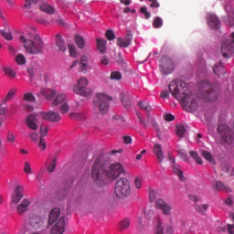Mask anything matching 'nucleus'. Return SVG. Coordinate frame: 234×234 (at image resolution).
Returning a JSON list of instances; mask_svg holds the SVG:
<instances>
[{
    "label": "nucleus",
    "instance_id": "1",
    "mask_svg": "<svg viewBox=\"0 0 234 234\" xmlns=\"http://www.w3.org/2000/svg\"><path fill=\"white\" fill-rule=\"evenodd\" d=\"M168 89L172 96L180 102L186 111L194 112L197 109V96L189 91L184 80H172Z\"/></svg>",
    "mask_w": 234,
    "mask_h": 234
},
{
    "label": "nucleus",
    "instance_id": "2",
    "mask_svg": "<svg viewBox=\"0 0 234 234\" xmlns=\"http://www.w3.org/2000/svg\"><path fill=\"white\" fill-rule=\"evenodd\" d=\"M122 173H124V168L120 163L112 164L106 170L101 160L96 159L92 165L90 176L93 181L101 182L105 177L116 180Z\"/></svg>",
    "mask_w": 234,
    "mask_h": 234
},
{
    "label": "nucleus",
    "instance_id": "3",
    "mask_svg": "<svg viewBox=\"0 0 234 234\" xmlns=\"http://www.w3.org/2000/svg\"><path fill=\"white\" fill-rule=\"evenodd\" d=\"M25 48L31 54L37 55L44 51L45 45L38 35L34 36V41L27 39L24 36L19 37Z\"/></svg>",
    "mask_w": 234,
    "mask_h": 234
},
{
    "label": "nucleus",
    "instance_id": "4",
    "mask_svg": "<svg viewBox=\"0 0 234 234\" xmlns=\"http://www.w3.org/2000/svg\"><path fill=\"white\" fill-rule=\"evenodd\" d=\"M132 193L130 181L122 177L118 179L114 186V194L118 198H126Z\"/></svg>",
    "mask_w": 234,
    "mask_h": 234
},
{
    "label": "nucleus",
    "instance_id": "5",
    "mask_svg": "<svg viewBox=\"0 0 234 234\" xmlns=\"http://www.w3.org/2000/svg\"><path fill=\"white\" fill-rule=\"evenodd\" d=\"M110 101H112V97L104 93H98L94 100V105L98 108L101 114H107L110 110Z\"/></svg>",
    "mask_w": 234,
    "mask_h": 234
},
{
    "label": "nucleus",
    "instance_id": "6",
    "mask_svg": "<svg viewBox=\"0 0 234 234\" xmlns=\"http://www.w3.org/2000/svg\"><path fill=\"white\" fill-rule=\"evenodd\" d=\"M218 132L221 137V144L224 146H229L234 142V133L231 128L227 124L221 123L218 127Z\"/></svg>",
    "mask_w": 234,
    "mask_h": 234
},
{
    "label": "nucleus",
    "instance_id": "7",
    "mask_svg": "<svg viewBox=\"0 0 234 234\" xmlns=\"http://www.w3.org/2000/svg\"><path fill=\"white\" fill-rule=\"evenodd\" d=\"M89 85V80L85 77H80L77 81V86L73 88V92L77 95L82 97L90 98L91 96V90L87 88Z\"/></svg>",
    "mask_w": 234,
    "mask_h": 234
},
{
    "label": "nucleus",
    "instance_id": "8",
    "mask_svg": "<svg viewBox=\"0 0 234 234\" xmlns=\"http://www.w3.org/2000/svg\"><path fill=\"white\" fill-rule=\"evenodd\" d=\"M201 97L207 102H213L218 100V94L213 89V86L207 82L201 84Z\"/></svg>",
    "mask_w": 234,
    "mask_h": 234
},
{
    "label": "nucleus",
    "instance_id": "9",
    "mask_svg": "<svg viewBox=\"0 0 234 234\" xmlns=\"http://www.w3.org/2000/svg\"><path fill=\"white\" fill-rule=\"evenodd\" d=\"M159 67L161 73L167 76L168 74H171L173 70H175V62L173 59H171V58L163 56Z\"/></svg>",
    "mask_w": 234,
    "mask_h": 234
},
{
    "label": "nucleus",
    "instance_id": "10",
    "mask_svg": "<svg viewBox=\"0 0 234 234\" xmlns=\"http://www.w3.org/2000/svg\"><path fill=\"white\" fill-rule=\"evenodd\" d=\"M221 52L224 58L234 56V32L230 35V39H227L221 46Z\"/></svg>",
    "mask_w": 234,
    "mask_h": 234
},
{
    "label": "nucleus",
    "instance_id": "11",
    "mask_svg": "<svg viewBox=\"0 0 234 234\" xmlns=\"http://www.w3.org/2000/svg\"><path fill=\"white\" fill-rule=\"evenodd\" d=\"M155 207L157 209L161 210L162 213L165 216H170L171 215V210H173V207L169 206V204L165 203L164 199L158 198L155 201Z\"/></svg>",
    "mask_w": 234,
    "mask_h": 234
},
{
    "label": "nucleus",
    "instance_id": "12",
    "mask_svg": "<svg viewBox=\"0 0 234 234\" xmlns=\"http://www.w3.org/2000/svg\"><path fill=\"white\" fill-rule=\"evenodd\" d=\"M40 115L43 120L50 122H58L61 120V116L56 112H42Z\"/></svg>",
    "mask_w": 234,
    "mask_h": 234
},
{
    "label": "nucleus",
    "instance_id": "13",
    "mask_svg": "<svg viewBox=\"0 0 234 234\" xmlns=\"http://www.w3.org/2000/svg\"><path fill=\"white\" fill-rule=\"evenodd\" d=\"M65 232V218L60 219L52 227L50 234H63Z\"/></svg>",
    "mask_w": 234,
    "mask_h": 234
},
{
    "label": "nucleus",
    "instance_id": "14",
    "mask_svg": "<svg viewBox=\"0 0 234 234\" xmlns=\"http://www.w3.org/2000/svg\"><path fill=\"white\" fill-rule=\"evenodd\" d=\"M24 197V186H21L20 185L16 186V188L14 190V193L11 197L12 203L16 205L20 202V200Z\"/></svg>",
    "mask_w": 234,
    "mask_h": 234
},
{
    "label": "nucleus",
    "instance_id": "15",
    "mask_svg": "<svg viewBox=\"0 0 234 234\" xmlns=\"http://www.w3.org/2000/svg\"><path fill=\"white\" fill-rule=\"evenodd\" d=\"M133 39V37L132 32L128 31L124 38H122V37L117 38L116 44L117 46L122 48H128L131 45Z\"/></svg>",
    "mask_w": 234,
    "mask_h": 234
},
{
    "label": "nucleus",
    "instance_id": "16",
    "mask_svg": "<svg viewBox=\"0 0 234 234\" xmlns=\"http://www.w3.org/2000/svg\"><path fill=\"white\" fill-rule=\"evenodd\" d=\"M136 115L140 124L144 128H148L150 124L154 122V118L151 115V113L146 114V119L143 118V115L141 112H136Z\"/></svg>",
    "mask_w": 234,
    "mask_h": 234
},
{
    "label": "nucleus",
    "instance_id": "17",
    "mask_svg": "<svg viewBox=\"0 0 234 234\" xmlns=\"http://www.w3.org/2000/svg\"><path fill=\"white\" fill-rule=\"evenodd\" d=\"M169 160L172 161V168H173L174 174L177 176V177L179 178V181L184 182L185 181L184 172L182 171V169H180V165L176 164V161L175 160V158L169 156Z\"/></svg>",
    "mask_w": 234,
    "mask_h": 234
},
{
    "label": "nucleus",
    "instance_id": "18",
    "mask_svg": "<svg viewBox=\"0 0 234 234\" xmlns=\"http://www.w3.org/2000/svg\"><path fill=\"white\" fill-rule=\"evenodd\" d=\"M26 122L30 130L37 131L38 119L37 118V116L35 114L28 115Z\"/></svg>",
    "mask_w": 234,
    "mask_h": 234
},
{
    "label": "nucleus",
    "instance_id": "19",
    "mask_svg": "<svg viewBox=\"0 0 234 234\" xmlns=\"http://www.w3.org/2000/svg\"><path fill=\"white\" fill-rule=\"evenodd\" d=\"M207 23L211 29H219L220 28V21L215 15L207 16Z\"/></svg>",
    "mask_w": 234,
    "mask_h": 234
},
{
    "label": "nucleus",
    "instance_id": "20",
    "mask_svg": "<svg viewBox=\"0 0 234 234\" xmlns=\"http://www.w3.org/2000/svg\"><path fill=\"white\" fill-rule=\"evenodd\" d=\"M60 209L59 208H54L48 217V225H53L54 223H56L57 221H58L61 218H60Z\"/></svg>",
    "mask_w": 234,
    "mask_h": 234
},
{
    "label": "nucleus",
    "instance_id": "21",
    "mask_svg": "<svg viewBox=\"0 0 234 234\" xmlns=\"http://www.w3.org/2000/svg\"><path fill=\"white\" fill-rule=\"evenodd\" d=\"M40 93L47 101H52L55 98L57 91L49 88H42Z\"/></svg>",
    "mask_w": 234,
    "mask_h": 234
},
{
    "label": "nucleus",
    "instance_id": "22",
    "mask_svg": "<svg viewBox=\"0 0 234 234\" xmlns=\"http://www.w3.org/2000/svg\"><path fill=\"white\" fill-rule=\"evenodd\" d=\"M120 100L126 110H130L132 107L131 95L127 93H121Z\"/></svg>",
    "mask_w": 234,
    "mask_h": 234
},
{
    "label": "nucleus",
    "instance_id": "23",
    "mask_svg": "<svg viewBox=\"0 0 234 234\" xmlns=\"http://www.w3.org/2000/svg\"><path fill=\"white\" fill-rule=\"evenodd\" d=\"M154 154L156 155L158 162L162 164L164 162V153H163L162 145L160 144H154Z\"/></svg>",
    "mask_w": 234,
    "mask_h": 234
},
{
    "label": "nucleus",
    "instance_id": "24",
    "mask_svg": "<svg viewBox=\"0 0 234 234\" xmlns=\"http://www.w3.org/2000/svg\"><path fill=\"white\" fill-rule=\"evenodd\" d=\"M31 205V202L29 199L25 198L21 204L17 207V213L19 215L24 214L26 211L28 210L29 206Z\"/></svg>",
    "mask_w": 234,
    "mask_h": 234
},
{
    "label": "nucleus",
    "instance_id": "25",
    "mask_svg": "<svg viewBox=\"0 0 234 234\" xmlns=\"http://www.w3.org/2000/svg\"><path fill=\"white\" fill-rule=\"evenodd\" d=\"M29 223L35 229H40L41 227H43L44 224L42 219L37 216H32L30 218Z\"/></svg>",
    "mask_w": 234,
    "mask_h": 234
},
{
    "label": "nucleus",
    "instance_id": "26",
    "mask_svg": "<svg viewBox=\"0 0 234 234\" xmlns=\"http://www.w3.org/2000/svg\"><path fill=\"white\" fill-rule=\"evenodd\" d=\"M213 71L214 74H216L218 78L220 76H225L226 74V69H224V66L221 61H219V63L213 68Z\"/></svg>",
    "mask_w": 234,
    "mask_h": 234
},
{
    "label": "nucleus",
    "instance_id": "27",
    "mask_svg": "<svg viewBox=\"0 0 234 234\" xmlns=\"http://www.w3.org/2000/svg\"><path fill=\"white\" fill-rule=\"evenodd\" d=\"M57 41H56V45L58 47V50L65 52L67 50V46L62 38V36L58 34L56 36Z\"/></svg>",
    "mask_w": 234,
    "mask_h": 234
},
{
    "label": "nucleus",
    "instance_id": "28",
    "mask_svg": "<svg viewBox=\"0 0 234 234\" xmlns=\"http://www.w3.org/2000/svg\"><path fill=\"white\" fill-rule=\"evenodd\" d=\"M138 107L142 111H144L146 114H150L152 112V111H153V107L147 101H139Z\"/></svg>",
    "mask_w": 234,
    "mask_h": 234
},
{
    "label": "nucleus",
    "instance_id": "29",
    "mask_svg": "<svg viewBox=\"0 0 234 234\" xmlns=\"http://www.w3.org/2000/svg\"><path fill=\"white\" fill-rule=\"evenodd\" d=\"M97 49L101 53H105L107 50L106 45L107 41L105 39L97 38Z\"/></svg>",
    "mask_w": 234,
    "mask_h": 234
},
{
    "label": "nucleus",
    "instance_id": "30",
    "mask_svg": "<svg viewBox=\"0 0 234 234\" xmlns=\"http://www.w3.org/2000/svg\"><path fill=\"white\" fill-rule=\"evenodd\" d=\"M213 186H215V191H227L230 192L229 186H227V185H224L222 181H216L215 185L213 183Z\"/></svg>",
    "mask_w": 234,
    "mask_h": 234
},
{
    "label": "nucleus",
    "instance_id": "31",
    "mask_svg": "<svg viewBox=\"0 0 234 234\" xmlns=\"http://www.w3.org/2000/svg\"><path fill=\"white\" fill-rule=\"evenodd\" d=\"M3 71L5 74V76L10 80H14V78H16V71L11 67L4 66Z\"/></svg>",
    "mask_w": 234,
    "mask_h": 234
},
{
    "label": "nucleus",
    "instance_id": "32",
    "mask_svg": "<svg viewBox=\"0 0 234 234\" xmlns=\"http://www.w3.org/2000/svg\"><path fill=\"white\" fill-rule=\"evenodd\" d=\"M66 99H67V96L64 93L58 94L56 97V99L53 101L52 106L56 107V106L62 104L66 101Z\"/></svg>",
    "mask_w": 234,
    "mask_h": 234
},
{
    "label": "nucleus",
    "instance_id": "33",
    "mask_svg": "<svg viewBox=\"0 0 234 234\" xmlns=\"http://www.w3.org/2000/svg\"><path fill=\"white\" fill-rule=\"evenodd\" d=\"M39 7L41 11L47 14L53 15L55 13L54 7L46 3H43L42 5H40Z\"/></svg>",
    "mask_w": 234,
    "mask_h": 234
},
{
    "label": "nucleus",
    "instance_id": "34",
    "mask_svg": "<svg viewBox=\"0 0 234 234\" xmlns=\"http://www.w3.org/2000/svg\"><path fill=\"white\" fill-rule=\"evenodd\" d=\"M195 209L197 213L201 214V215H205V213L207 211L209 206L207 204H204L202 206L196 204L194 205Z\"/></svg>",
    "mask_w": 234,
    "mask_h": 234
},
{
    "label": "nucleus",
    "instance_id": "35",
    "mask_svg": "<svg viewBox=\"0 0 234 234\" xmlns=\"http://www.w3.org/2000/svg\"><path fill=\"white\" fill-rule=\"evenodd\" d=\"M202 156H203L207 161H208L209 163H211V164H213V165L216 164L215 159H214V157H213V155H212V154H211L210 152H208V151H207V150H204V151L202 152Z\"/></svg>",
    "mask_w": 234,
    "mask_h": 234
},
{
    "label": "nucleus",
    "instance_id": "36",
    "mask_svg": "<svg viewBox=\"0 0 234 234\" xmlns=\"http://www.w3.org/2000/svg\"><path fill=\"white\" fill-rule=\"evenodd\" d=\"M164 25V20L162 17L160 16H157V17H154V20H153V27L156 29L158 28H161Z\"/></svg>",
    "mask_w": 234,
    "mask_h": 234
},
{
    "label": "nucleus",
    "instance_id": "37",
    "mask_svg": "<svg viewBox=\"0 0 234 234\" xmlns=\"http://www.w3.org/2000/svg\"><path fill=\"white\" fill-rule=\"evenodd\" d=\"M176 133L177 137L184 138V134L186 133L184 124H177Z\"/></svg>",
    "mask_w": 234,
    "mask_h": 234
},
{
    "label": "nucleus",
    "instance_id": "38",
    "mask_svg": "<svg viewBox=\"0 0 234 234\" xmlns=\"http://www.w3.org/2000/svg\"><path fill=\"white\" fill-rule=\"evenodd\" d=\"M16 88H12L9 92L7 93V95L5 98V102H8L10 101H12L16 95Z\"/></svg>",
    "mask_w": 234,
    "mask_h": 234
},
{
    "label": "nucleus",
    "instance_id": "39",
    "mask_svg": "<svg viewBox=\"0 0 234 234\" xmlns=\"http://www.w3.org/2000/svg\"><path fill=\"white\" fill-rule=\"evenodd\" d=\"M23 100H24L25 101H28V102H31V103H34V102H36V101H37L36 97H35V96L33 95V93H31V92L26 93V94L24 95Z\"/></svg>",
    "mask_w": 234,
    "mask_h": 234
},
{
    "label": "nucleus",
    "instance_id": "40",
    "mask_svg": "<svg viewBox=\"0 0 234 234\" xmlns=\"http://www.w3.org/2000/svg\"><path fill=\"white\" fill-rule=\"evenodd\" d=\"M0 34L8 41L13 39L12 33L10 32L9 29L5 28V29L1 30Z\"/></svg>",
    "mask_w": 234,
    "mask_h": 234
},
{
    "label": "nucleus",
    "instance_id": "41",
    "mask_svg": "<svg viewBox=\"0 0 234 234\" xmlns=\"http://www.w3.org/2000/svg\"><path fill=\"white\" fill-rule=\"evenodd\" d=\"M130 223L131 221L128 218H124L123 220H122L119 226L120 230H124L128 229L130 227Z\"/></svg>",
    "mask_w": 234,
    "mask_h": 234
},
{
    "label": "nucleus",
    "instance_id": "42",
    "mask_svg": "<svg viewBox=\"0 0 234 234\" xmlns=\"http://www.w3.org/2000/svg\"><path fill=\"white\" fill-rule=\"evenodd\" d=\"M190 156L197 162L198 165H202V158L198 156V154L195 151H190Z\"/></svg>",
    "mask_w": 234,
    "mask_h": 234
},
{
    "label": "nucleus",
    "instance_id": "43",
    "mask_svg": "<svg viewBox=\"0 0 234 234\" xmlns=\"http://www.w3.org/2000/svg\"><path fill=\"white\" fill-rule=\"evenodd\" d=\"M75 43H77V46H79L80 48H84L85 42L80 36L75 37Z\"/></svg>",
    "mask_w": 234,
    "mask_h": 234
},
{
    "label": "nucleus",
    "instance_id": "44",
    "mask_svg": "<svg viewBox=\"0 0 234 234\" xmlns=\"http://www.w3.org/2000/svg\"><path fill=\"white\" fill-rule=\"evenodd\" d=\"M154 234H164V228H163V223L161 219L157 220V226H156Z\"/></svg>",
    "mask_w": 234,
    "mask_h": 234
},
{
    "label": "nucleus",
    "instance_id": "45",
    "mask_svg": "<svg viewBox=\"0 0 234 234\" xmlns=\"http://www.w3.org/2000/svg\"><path fill=\"white\" fill-rule=\"evenodd\" d=\"M68 49H69V56H71L73 58L77 57L78 53L76 51V48L74 45H72V44L68 45Z\"/></svg>",
    "mask_w": 234,
    "mask_h": 234
},
{
    "label": "nucleus",
    "instance_id": "46",
    "mask_svg": "<svg viewBox=\"0 0 234 234\" xmlns=\"http://www.w3.org/2000/svg\"><path fill=\"white\" fill-rule=\"evenodd\" d=\"M71 118H74L77 121H84L86 119V116L83 113L75 112L71 114Z\"/></svg>",
    "mask_w": 234,
    "mask_h": 234
},
{
    "label": "nucleus",
    "instance_id": "47",
    "mask_svg": "<svg viewBox=\"0 0 234 234\" xmlns=\"http://www.w3.org/2000/svg\"><path fill=\"white\" fill-rule=\"evenodd\" d=\"M122 75L119 71H113L110 75V80H122Z\"/></svg>",
    "mask_w": 234,
    "mask_h": 234
},
{
    "label": "nucleus",
    "instance_id": "48",
    "mask_svg": "<svg viewBox=\"0 0 234 234\" xmlns=\"http://www.w3.org/2000/svg\"><path fill=\"white\" fill-rule=\"evenodd\" d=\"M178 155H179V158L184 160V161L188 160V155L186 154V152L184 149L178 150Z\"/></svg>",
    "mask_w": 234,
    "mask_h": 234
},
{
    "label": "nucleus",
    "instance_id": "49",
    "mask_svg": "<svg viewBox=\"0 0 234 234\" xmlns=\"http://www.w3.org/2000/svg\"><path fill=\"white\" fill-rule=\"evenodd\" d=\"M49 127L41 125L40 127V138H45L48 135V131Z\"/></svg>",
    "mask_w": 234,
    "mask_h": 234
},
{
    "label": "nucleus",
    "instance_id": "50",
    "mask_svg": "<svg viewBox=\"0 0 234 234\" xmlns=\"http://www.w3.org/2000/svg\"><path fill=\"white\" fill-rule=\"evenodd\" d=\"M56 166H57V160L56 158H54L48 167V172L53 173L56 169Z\"/></svg>",
    "mask_w": 234,
    "mask_h": 234
},
{
    "label": "nucleus",
    "instance_id": "51",
    "mask_svg": "<svg viewBox=\"0 0 234 234\" xmlns=\"http://www.w3.org/2000/svg\"><path fill=\"white\" fill-rule=\"evenodd\" d=\"M16 60L19 65L26 64V58L22 54H18L16 58Z\"/></svg>",
    "mask_w": 234,
    "mask_h": 234
},
{
    "label": "nucleus",
    "instance_id": "52",
    "mask_svg": "<svg viewBox=\"0 0 234 234\" xmlns=\"http://www.w3.org/2000/svg\"><path fill=\"white\" fill-rule=\"evenodd\" d=\"M157 197H156V193L154 192V190L150 189L149 190V200L151 203L155 202Z\"/></svg>",
    "mask_w": 234,
    "mask_h": 234
},
{
    "label": "nucleus",
    "instance_id": "53",
    "mask_svg": "<svg viewBox=\"0 0 234 234\" xmlns=\"http://www.w3.org/2000/svg\"><path fill=\"white\" fill-rule=\"evenodd\" d=\"M112 120L120 122L121 125H123L125 123V118L117 114L112 116Z\"/></svg>",
    "mask_w": 234,
    "mask_h": 234
},
{
    "label": "nucleus",
    "instance_id": "54",
    "mask_svg": "<svg viewBox=\"0 0 234 234\" xmlns=\"http://www.w3.org/2000/svg\"><path fill=\"white\" fill-rule=\"evenodd\" d=\"M140 12L144 15L145 19L151 18V13L148 12L147 7H142V8L140 9Z\"/></svg>",
    "mask_w": 234,
    "mask_h": 234
},
{
    "label": "nucleus",
    "instance_id": "55",
    "mask_svg": "<svg viewBox=\"0 0 234 234\" xmlns=\"http://www.w3.org/2000/svg\"><path fill=\"white\" fill-rule=\"evenodd\" d=\"M134 185H135V187L137 189L142 188V186H143V179H142V177H136L134 179Z\"/></svg>",
    "mask_w": 234,
    "mask_h": 234
},
{
    "label": "nucleus",
    "instance_id": "56",
    "mask_svg": "<svg viewBox=\"0 0 234 234\" xmlns=\"http://www.w3.org/2000/svg\"><path fill=\"white\" fill-rule=\"evenodd\" d=\"M105 36L108 40H113L115 38V34L112 30L106 31Z\"/></svg>",
    "mask_w": 234,
    "mask_h": 234
},
{
    "label": "nucleus",
    "instance_id": "57",
    "mask_svg": "<svg viewBox=\"0 0 234 234\" xmlns=\"http://www.w3.org/2000/svg\"><path fill=\"white\" fill-rule=\"evenodd\" d=\"M230 218H231V219L233 220V222H234V214H231V215H230ZM228 232H229V234H234V224L228 226Z\"/></svg>",
    "mask_w": 234,
    "mask_h": 234
},
{
    "label": "nucleus",
    "instance_id": "58",
    "mask_svg": "<svg viewBox=\"0 0 234 234\" xmlns=\"http://www.w3.org/2000/svg\"><path fill=\"white\" fill-rule=\"evenodd\" d=\"M60 111H61L62 114L68 113L69 111V105L67 103L62 104L60 107Z\"/></svg>",
    "mask_w": 234,
    "mask_h": 234
},
{
    "label": "nucleus",
    "instance_id": "59",
    "mask_svg": "<svg viewBox=\"0 0 234 234\" xmlns=\"http://www.w3.org/2000/svg\"><path fill=\"white\" fill-rule=\"evenodd\" d=\"M122 140H123V143H124L125 144H128V145L133 143V138H132L130 135H124V136L122 137Z\"/></svg>",
    "mask_w": 234,
    "mask_h": 234
},
{
    "label": "nucleus",
    "instance_id": "60",
    "mask_svg": "<svg viewBox=\"0 0 234 234\" xmlns=\"http://www.w3.org/2000/svg\"><path fill=\"white\" fill-rule=\"evenodd\" d=\"M221 167H222V170L224 171V172H229V170L231 169V166H230V165L229 164H227V163H222L221 164Z\"/></svg>",
    "mask_w": 234,
    "mask_h": 234
},
{
    "label": "nucleus",
    "instance_id": "61",
    "mask_svg": "<svg viewBox=\"0 0 234 234\" xmlns=\"http://www.w3.org/2000/svg\"><path fill=\"white\" fill-rule=\"evenodd\" d=\"M7 141L11 144H14L16 142V136L14 135V133H8Z\"/></svg>",
    "mask_w": 234,
    "mask_h": 234
},
{
    "label": "nucleus",
    "instance_id": "62",
    "mask_svg": "<svg viewBox=\"0 0 234 234\" xmlns=\"http://www.w3.org/2000/svg\"><path fill=\"white\" fill-rule=\"evenodd\" d=\"M80 72L86 73L88 71V64L80 62Z\"/></svg>",
    "mask_w": 234,
    "mask_h": 234
},
{
    "label": "nucleus",
    "instance_id": "63",
    "mask_svg": "<svg viewBox=\"0 0 234 234\" xmlns=\"http://www.w3.org/2000/svg\"><path fill=\"white\" fill-rule=\"evenodd\" d=\"M39 147L44 151L47 147V144L44 138L40 137Z\"/></svg>",
    "mask_w": 234,
    "mask_h": 234
},
{
    "label": "nucleus",
    "instance_id": "64",
    "mask_svg": "<svg viewBox=\"0 0 234 234\" xmlns=\"http://www.w3.org/2000/svg\"><path fill=\"white\" fill-rule=\"evenodd\" d=\"M24 171H25L26 174H31V166H30V164L28 162L25 163Z\"/></svg>",
    "mask_w": 234,
    "mask_h": 234
}]
</instances>
